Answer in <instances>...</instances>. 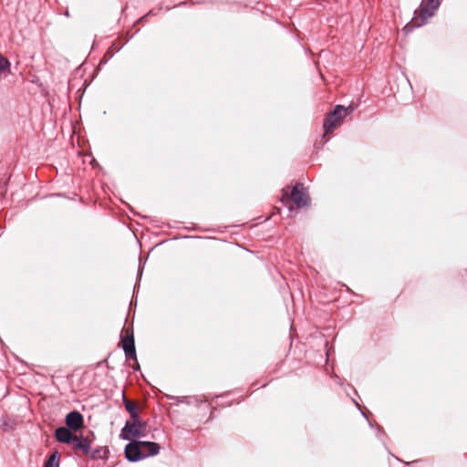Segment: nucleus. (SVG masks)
Masks as SVG:
<instances>
[{
  "mask_svg": "<svg viewBox=\"0 0 467 467\" xmlns=\"http://www.w3.org/2000/svg\"><path fill=\"white\" fill-rule=\"evenodd\" d=\"M440 5L441 0H422L420 9L415 10L416 16L403 27L402 31L404 34L408 35L415 28L425 25L428 19L435 15Z\"/></svg>",
  "mask_w": 467,
  "mask_h": 467,
  "instance_id": "nucleus-1",
  "label": "nucleus"
},
{
  "mask_svg": "<svg viewBox=\"0 0 467 467\" xmlns=\"http://www.w3.org/2000/svg\"><path fill=\"white\" fill-rule=\"evenodd\" d=\"M280 201L285 206L292 202L296 208L301 209L309 205L310 197L304 184L302 182H296L290 192L288 186L282 189Z\"/></svg>",
  "mask_w": 467,
  "mask_h": 467,
  "instance_id": "nucleus-2",
  "label": "nucleus"
},
{
  "mask_svg": "<svg viewBox=\"0 0 467 467\" xmlns=\"http://www.w3.org/2000/svg\"><path fill=\"white\" fill-rule=\"evenodd\" d=\"M350 104L348 107L336 105L334 109L326 115L323 122L324 136L333 132L341 123V120L355 110Z\"/></svg>",
  "mask_w": 467,
  "mask_h": 467,
  "instance_id": "nucleus-3",
  "label": "nucleus"
},
{
  "mask_svg": "<svg viewBox=\"0 0 467 467\" xmlns=\"http://www.w3.org/2000/svg\"><path fill=\"white\" fill-rule=\"evenodd\" d=\"M147 422H131L126 420L125 425L120 431L119 438L123 441H134L138 438L145 437Z\"/></svg>",
  "mask_w": 467,
  "mask_h": 467,
  "instance_id": "nucleus-4",
  "label": "nucleus"
},
{
  "mask_svg": "<svg viewBox=\"0 0 467 467\" xmlns=\"http://www.w3.org/2000/svg\"><path fill=\"white\" fill-rule=\"evenodd\" d=\"M124 448L125 458L130 462H137L144 459L143 441H129Z\"/></svg>",
  "mask_w": 467,
  "mask_h": 467,
  "instance_id": "nucleus-5",
  "label": "nucleus"
},
{
  "mask_svg": "<svg viewBox=\"0 0 467 467\" xmlns=\"http://www.w3.org/2000/svg\"><path fill=\"white\" fill-rule=\"evenodd\" d=\"M65 426L74 431H80L84 428V416L78 410H71L65 417Z\"/></svg>",
  "mask_w": 467,
  "mask_h": 467,
  "instance_id": "nucleus-6",
  "label": "nucleus"
},
{
  "mask_svg": "<svg viewBox=\"0 0 467 467\" xmlns=\"http://www.w3.org/2000/svg\"><path fill=\"white\" fill-rule=\"evenodd\" d=\"M72 431H74L67 426H59L55 430L54 437L60 443L72 444L76 437Z\"/></svg>",
  "mask_w": 467,
  "mask_h": 467,
  "instance_id": "nucleus-7",
  "label": "nucleus"
},
{
  "mask_svg": "<svg viewBox=\"0 0 467 467\" xmlns=\"http://www.w3.org/2000/svg\"><path fill=\"white\" fill-rule=\"evenodd\" d=\"M91 444L92 440H90L88 436L85 437L82 434L76 436L74 441L72 442L73 449L82 451L85 455H88V452H91Z\"/></svg>",
  "mask_w": 467,
  "mask_h": 467,
  "instance_id": "nucleus-8",
  "label": "nucleus"
},
{
  "mask_svg": "<svg viewBox=\"0 0 467 467\" xmlns=\"http://www.w3.org/2000/svg\"><path fill=\"white\" fill-rule=\"evenodd\" d=\"M172 399L176 400V403H185L187 405H195L196 407H199L202 403L207 401L205 398L198 396H182L174 397Z\"/></svg>",
  "mask_w": 467,
  "mask_h": 467,
  "instance_id": "nucleus-9",
  "label": "nucleus"
},
{
  "mask_svg": "<svg viewBox=\"0 0 467 467\" xmlns=\"http://www.w3.org/2000/svg\"><path fill=\"white\" fill-rule=\"evenodd\" d=\"M161 451V445L155 441H143L144 459L157 455Z\"/></svg>",
  "mask_w": 467,
  "mask_h": 467,
  "instance_id": "nucleus-10",
  "label": "nucleus"
},
{
  "mask_svg": "<svg viewBox=\"0 0 467 467\" xmlns=\"http://www.w3.org/2000/svg\"><path fill=\"white\" fill-rule=\"evenodd\" d=\"M92 460H108L109 456V450L107 446H99L92 450L88 454Z\"/></svg>",
  "mask_w": 467,
  "mask_h": 467,
  "instance_id": "nucleus-11",
  "label": "nucleus"
},
{
  "mask_svg": "<svg viewBox=\"0 0 467 467\" xmlns=\"http://www.w3.org/2000/svg\"><path fill=\"white\" fill-rule=\"evenodd\" d=\"M120 347L122 348L127 358L137 360L135 340L130 341L125 345H120Z\"/></svg>",
  "mask_w": 467,
  "mask_h": 467,
  "instance_id": "nucleus-12",
  "label": "nucleus"
},
{
  "mask_svg": "<svg viewBox=\"0 0 467 467\" xmlns=\"http://www.w3.org/2000/svg\"><path fill=\"white\" fill-rule=\"evenodd\" d=\"M60 464V453L55 451L47 460L45 461L43 467H59Z\"/></svg>",
  "mask_w": 467,
  "mask_h": 467,
  "instance_id": "nucleus-13",
  "label": "nucleus"
},
{
  "mask_svg": "<svg viewBox=\"0 0 467 467\" xmlns=\"http://www.w3.org/2000/svg\"><path fill=\"white\" fill-rule=\"evenodd\" d=\"M0 428H2L5 431L8 432L16 428L15 420H11L8 417L0 419Z\"/></svg>",
  "mask_w": 467,
  "mask_h": 467,
  "instance_id": "nucleus-14",
  "label": "nucleus"
},
{
  "mask_svg": "<svg viewBox=\"0 0 467 467\" xmlns=\"http://www.w3.org/2000/svg\"><path fill=\"white\" fill-rule=\"evenodd\" d=\"M122 402H123L126 411L129 414L136 412L138 410L137 405L133 401L127 399L124 391L122 392Z\"/></svg>",
  "mask_w": 467,
  "mask_h": 467,
  "instance_id": "nucleus-15",
  "label": "nucleus"
},
{
  "mask_svg": "<svg viewBox=\"0 0 467 467\" xmlns=\"http://www.w3.org/2000/svg\"><path fill=\"white\" fill-rule=\"evenodd\" d=\"M354 402H355V403H356V405L358 406V410L361 411V413H362L363 417H364V418H366V419H367V420L368 421L369 426H370L371 428L376 427L377 431H378V433H377V437H378L379 440H381V435H385V432H384V431H383L382 427H381V426H379V424H377V423H375V424H374V423H372V422L368 420V418L367 414L361 410L360 406L358 405V403L357 401H355V400H354Z\"/></svg>",
  "mask_w": 467,
  "mask_h": 467,
  "instance_id": "nucleus-16",
  "label": "nucleus"
},
{
  "mask_svg": "<svg viewBox=\"0 0 467 467\" xmlns=\"http://www.w3.org/2000/svg\"><path fill=\"white\" fill-rule=\"evenodd\" d=\"M11 63L0 53V76L10 72Z\"/></svg>",
  "mask_w": 467,
  "mask_h": 467,
  "instance_id": "nucleus-17",
  "label": "nucleus"
},
{
  "mask_svg": "<svg viewBox=\"0 0 467 467\" xmlns=\"http://www.w3.org/2000/svg\"><path fill=\"white\" fill-rule=\"evenodd\" d=\"M132 340H135L132 329H122L120 334V345H125Z\"/></svg>",
  "mask_w": 467,
  "mask_h": 467,
  "instance_id": "nucleus-18",
  "label": "nucleus"
},
{
  "mask_svg": "<svg viewBox=\"0 0 467 467\" xmlns=\"http://www.w3.org/2000/svg\"><path fill=\"white\" fill-rule=\"evenodd\" d=\"M130 420H129L131 422H146L140 416L139 410L136 412L130 414Z\"/></svg>",
  "mask_w": 467,
  "mask_h": 467,
  "instance_id": "nucleus-19",
  "label": "nucleus"
},
{
  "mask_svg": "<svg viewBox=\"0 0 467 467\" xmlns=\"http://www.w3.org/2000/svg\"><path fill=\"white\" fill-rule=\"evenodd\" d=\"M139 260H140V265H139L138 274H137V283L140 282V280L141 279L142 273H143V265H141V258L140 257Z\"/></svg>",
  "mask_w": 467,
  "mask_h": 467,
  "instance_id": "nucleus-20",
  "label": "nucleus"
},
{
  "mask_svg": "<svg viewBox=\"0 0 467 467\" xmlns=\"http://www.w3.org/2000/svg\"><path fill=\"white\" fill-rule=\"evenodd\" d=\"M109 55V57L107 58L106 57L104 58H102L100 60V65L101 64H106L108 62V60L113 56V54L111 53L110 49H109L106 53V56Z\"/></svg>",
  "mask_w": 467,
  "mask_h": 467,
  "instance_id": "nucleus-21",
  "label": "nucleus"
},
{
  "mask_svg": "<svg viewBox=\"0 0 467 467\" xmlns=\"http://www.w3.org/2000/svg\"><path fill=\"white\" fill-rule=\"evenodd\" d=\"M135 361V365L132 367L134 370H139L140 369V364L138 362V360H134Z\"/></svg>",
  "mask_w": 467,
  "mask_h": 467,
  "instance_id": "nucleus-22",
  "label": "nucleus"
},
{
  "mask_svg": "<svg viewBox=\"0 0 467 467\" xmlns=\"http://www.w3.org/2000/svg\"><path fill=\"white\" fill-rule=\"evenodd\" d=\"M89 438H92L91 440L93 441L95 439V434L92 431H89Z\"/></svg>",
  "mask_w": 467,
  "mask_h": 467,
  "instance_id": "nucleus-23",
  "label": "nucleus"
},
{
  "mask_svg": "<svg viewBox=\"0 0 467 467\" xmlns=\"http://www.w3.org/2000/svg\"><path fill=\"white\" fill-rule=\"evenodd\" d=\"M288 209H289V211H293V210H294V208H293V206H292V205H289V206H288Z\"/></svg>",
  "mask_w": 467,
  "mask_h": 467,
  "instance_id": "nucleus-24",
  "label": "nucleus"
}]
</instances>
